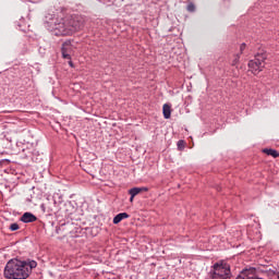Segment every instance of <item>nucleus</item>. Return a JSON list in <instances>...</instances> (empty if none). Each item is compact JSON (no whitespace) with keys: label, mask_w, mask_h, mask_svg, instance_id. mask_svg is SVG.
Listing matches in <instances>:
<instances>
[{"label":"nucleus","mask_w":279,"mask_h":279,"mask_svg":"<svg viewBox=\"0 0 279 279\" xmlns=\"http://www.w3.org/2000/svg\"><path fill=\"white\" fill-rule=\"evenodd\" d=\"M178 147H179V149H184V141L180 140L178 142Z\"/></svg>","instance_id":"dca6fc26"},{"label":"nucleus","mask_w":279,"mask_h":279,"mask_svg":"<svg viewBox=\"0 0 279 279\" xmlns=\"http://www.w3.org/2000/svg\"><path fill=\"white\" fill-rule=\"evenodd\" d=\"M4 278L7 279H27L29 270L25 267V262L11 259L4 267Z\"/></svg>","instance_id":"f03ea898"},{"label":"nucleus","mask_w":279,"mask_h":279,"mask_svg":"<svg viewBox=\"0 0 279 279\" xmlns=\"http://www.w3.org/2000/svg\"><path fill=\"white\" fill-rule=\"evenodd\" d=\"M162 112L166 119H171V105L165 104L162 107Z\"/></svg>","instance_id":"1a4fd4ad"},{"label":"nucleus","mask_w":279,"mask_h":279,"mask_svg":"<svg viewBox=\"0 0 279 279\" xmlns=\"http://www.w3.org/2000/svg\"><path fill=\"white\" fill-rule=\"evenodd\" d=\"M240 51H241V53H243V51H245V44H242V45L240 46Z\"/></svg>","instance_id":"f3484780"},{"label":"nucleus","mask_w":279,"mask_h":279,"mask_svg":"<svg viewBox=\"0 0 279 279\" xmlns=\"http://www.w3.org/2000/svg\"><path fill=\"white\" fill-rule=\"evenodd\" d=\"M254 278H256V268L250 267V268L242 269L235 279H254Z\"/></svg>","instance_id":"423d86ee"},{"label":"nucleus","mask_w":279,"mask_h":279,"mask_svg":"<svg viewBox=\"0 0 279 279\" xmlns=\"http://www.w3.org/2000/svg\"><path fill=\"white\" fill-rule=\"evenodd\" d=\"M130 202H134V197H132V195H131V197H130Z\"/></svg>","instance_id":"412c9836"},{"label":"nucleus","mask_w":279,"mask_h":279,"mask_svg":"<svg viewBox=\"0 0 279 279\" xmlns=\"http://www.w3.org/2000/svg\"><path fill=\"white\" fill-rule=\"evenodd\" d=\"M22 32H27L25 28H22Z\"/></svg>","instance_id":"4be33fe9"},{"label":"nucleus","mask_w":279,"mask_h":279,"mask_svg":"<svg viewBox=\"0 0 279 279\" xmlns=\"http://www.w3.org/2000/svg\"><path fill=\"white\" fill-rule=\"evenodd\" d=\"M5 162H10V160H8V159L0 160V165H5Z\"/></svg>","instance_id":"a211bd4d"},{"label":"nucleus","mask_w":279,"mask_h":279,"mask_svg":"<svg viewBox=\"0 0 279 279\" xmlns=\"http://www.w3.org/2000/svg\"><path fill=\"white\" fill-rule=\"evenodd\" d=\"M45 25L47 29L54 32L56 36H71L84 27V20L77 15L59 20L56 14L48 13L45 16Z\"/></svg>","instance_id":"f257e3e1"},{"label":"nucleus","mask_w":279,"mask_h":279,"mask_svg":"<svg viewBox=\"0 0 279 279\" xmlns=\"http://www.w3.org/2000/svg\"><path fill=\"white\" fill-rule=\"evenodd\" d=\"M232 270L228 262L220 260L211 266V269L206 279H230Z\"/></svg>","instance_id":"7ed1b4c3"},{"label":"nucleus","mask_w":279,"mask_h":279,"mask_svg":"<svg viewBox=\"0 0 279 279\" xmlns=\"http://www.w3.org/2000/svg\"><path fill=\"white\" fill-rule=\"evenodd\" d=\"M265 60L267 54L265 52H258L255 54V59L248 61V69L254 75H258L263 69H265Z\"/></svg>","instance_id":"20e7f679"},{"label":"nucleus","mask_w":279,"mask_h":279,"mask_svg":"<svg viewBox=\"0 0 279 279\" xmlns=\"http://www.w3.org/2000/svg\"><path fill=\"white\" fill-rule=\"evenodd\" d=\"M138 193H143V190L141 187H132L129 190V195H132V197H136Z\"/></svg>","instance_id":"f8f14e48"},{"label":"nucleus","mask_w":279,"mask_h":279,"mask_svg":"<svg viewBox=\"0 0 279 279\" xmlns=\"http://www.w3.org/2000/svg\"><path fill=\"white\" fill-rule=\"evenodd\" d=\"M69 64H70V66L73 68V61H71V59H70V61H69Z\"/></svg>","instance_id":"aec40b11"},{"label":"nucleus","mask_w":279,"mask_h":279,"mask_svg":"<svg viewBox=\"0 0 279 279\" xmlns=\"http://www.w3.org/2000/svg\"><path fill=\"white\" fill-rule=\"evenodd\" d=\"M187 12H195V4L193 2L187 4Z\"/></svg>","instance_id":"4468645a"},{"label":"nucleus","mask_w":279,"mask_h":279,"mask_svg":"<svg viewBox=\"0 0 279 279\" xmlns=\"http://www.w3.org/2000/svg\"><path fill=\"white\" fill-rule=\"evenodd\" d=\"M24 267H25L26 269H28V276H29V274H32V270H33V269H36L37 264H36L35 260H33V262H31V263L24 262Z\"/></svg>","instance_id":"9b49d317"},{"label":"nucleus","mask_w":279,"mask_h":279,"mask_svg":"<svg viewBox=\"0 0 279 279\" xmlns=\"http://www.w3.org/2000/svg\"><path fill=\"white\" fill-rule=\"evenodd\" d=\"M277 279H279V276H277Z\"/></svg>","instance_id":"5701e85b"},{"label":"nucleus","mask_w":279,"mask_h":279,"mask_svg":"<svg viewBox=\"0 0 279 279\" xmlns=\"http://www.w3.org/2000/svg\"><path fill=\"white\" fill-rule=\"evenodd\" d=\"M16 230H19V223H12V225L10 226V231H11V232H16Z\"/></svg>","instance_id":"2eb2a0df"},{"label":"nucleus","mask_w":279,"mask_h":279,"mask_svg":"<svg viewBox=\"0 0 279 279\" xmlns=\"http://www.w3.org/2000/svg\"><path fill=\"white\" fill-rule=\"evenodd\" d=\"M263 153L267 156H272V158H279V153L276 149L265 148Z\"/></svg>","instance_id":"9d476101"},{"label":"nucleus","mask_w":279,"mask_h":279,"mask_svg":"<svg viewBox=\"0 0 279 279\" xmlns=\"http://www.w3.org/2000/svg\"><path fill=\"white\" fill-rule=\"evenodd\" d=\"M77 49V43L75 40L68 39L61 46V56L63 60H71L73 53Z\"/></svg>","instance_id":"39448f33"},{"label":"nucleus","mask_w":279,"mask_h":279,"mask_svg":"<svg viewBox=\"0 0 279 279\" xmlns=\"http://www.w3.org/2000/svg\"><path fill=\"white\" fill-rule=\"evenodd\" d=\"M130 217V215H128V213H121L118 214L114 218H113V223H121V221H123V219H128Z\"/></svg>","instance_id":"6e6552de"},{"label":"nucleus","mask_w":279,"mask_h":279,"mask_svg":"<svg viewBox=\"0 0 279 279\" xmlns=\"http://www.w3.org/2000/svg\"><path fill=\"white\" fill-rule=\"evenodd\" d=\"M142 191H145V192H147V191H149V189L148 187H140Z\"/></svg>","instance_id":"6ab92c4d"},{"label":"nucleus","mask_w":279,"mask_h":279,"mask_svg":"<svg viewBox=\"0 0 279 279\" xmlns=\"http://www.w3.org/2000/svg\"><path fill=\"white\" fill-rule=\"evenodd\" d=\"M239 60H241V54H235L231 62L232 66H236L239 64Z\"/></svg>","instance_id":"ddd939ff"},{"label":"nucleus","mask_w":279,"mask_h":279,"mask_svg":"<svg viewBox=\"0 0 279 279\" xmlns=\"http://www.w3.org/2000/svg\"><path fill=\"white\" fill-rule=\"evenodd\" d=\"M38 218L32 213H24L20 219L23 223H34Z\"/></svg>","instance_id":"0eeeda50"}]
</instances>
